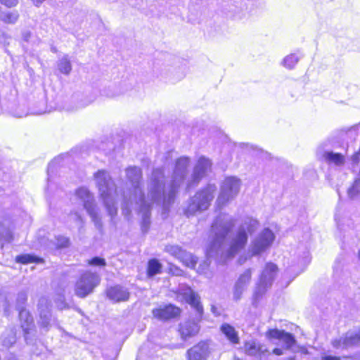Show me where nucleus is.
Returning <instances> with one entry per match:
<instances>
[{
    "instance_id": "obj_13",
    "label": "nucleus",
    "mask_w": 360,
    "mask_h": 360,
    "mask_svg": "<svg viewBox=\"0 0 360 360\" xmlns=\"http://www.w3.org/2000/svg\"><path fill=\"white\" fill-rule=\"evenodd\" d=\"M39 319L38 324L45 332H47L52 326L51 314L47 300L41 299L39 304Z\"/></svg>"
},
{
    "instance_id": "obj_4",
    "label": "nucleus",
    "mask_w": 360,
    "mask_h": 360,
    "mask_svg": "<svg viewBox=\"0 0 360 360\" xmlns=\"http://www.w3.org/2000/svg\"><path fill=\"white\" fill-rule=\"evenodd\" d=\"M99 197L111 221L117 214V187L109 173L98 170L94 175Z\"/></svg>"
},
{
    "instance_id": "obj_43",
    "label": "nucleus",
    "mask_w": 360,
    "mask_h": 360,
    "mask_svg": "<svg viewBox=\"0 0 360 360\" xmlns=\"http://www.w3.org/2000/svg\"><path fill=\"white\" fill-rule=\"evenodd\" d=\"M204 265H205V266H207L209 264H208V263H207V262H205L204 263Z\"/></svg>"
},
{
    "instance_id": "obj_8",
    "label": "nucleus",
    "mask_w": 360,
    "mask_h": 360,
    "mask_svg": "<svg viewBox=\"0 0 360 360\" xmlns=\"http://www.w3.org/2000/svg\"><path fill=\"white\" fill-rule=\"evenodd\" d=\"M274 239L275 236L270 229H264L251 241L248 248L251 257L264 252L271 246Z\"/></svg>"
},
{
    "instance_id": "obj_23",
    "label": "nucleus",
    "mask_w": 360,
    "mask_h": 360,
    "mask_svg": "<svg viewBox=\"0 0 360 360\" xmlns=\"http://www.w3.org/2000/svg\"><path fill=\"white\" fill-rule=\"evenodd\" d=\"M324 158L329 163H333L335 165H342L345 163V158L340 153L326 152L324 154Z\"/></svg>"
},
{
    "instance_id": "obj_19",
    "label": "nucleus",
    "mask_w": 360,
    "mask_h": 360,
    "mask_svg": "<svg viewBox=\"0 0 360 360\" xmlns=\"http://www.w3.org/2000/svg\"><path fill=\"white\" fill-rule=\"evenodd\" d=\"M107 297L114 302H126L129 300V290L120 285L110 287L107 290Z\"/></svg>"
},
{
    "instance_id": "obj_21",
    "label": "nucleus",
    "mask_w": 360,
    "mask_h": 360,
    "mask_svg": "<svg viewBox=\"0 0 360 360\" xmlns=\"http://www.w3.org/2000/svg\"><path fill=\"white\" fill-rule=\"evenodd\" d=\"M221 330L232 343L237 344L239 342L238 333L232 326L224 323L221 326Z\"/></svg>"
},
{
    "instance_id": "obj_33",
    "label": "nucleus",
    "mask_w": 360,
    "mask_h": 360,
    "mask_svg": "<svg viewBox=\"0 0 360 360\" xmlns=\"http://www.w3.org/2000/svg\"><path fill=\"white\" fill-rule=\"evenodd\" d=\"M89 264L94 266H105L106 263L104 259L100 257H94L89 262Z\"/></svg>"
},
{
    "instance_id": "obj_40",
    "label": "nucleus",
    "mask_w": 360,
    "mask_h": 360,
    "mask_svg": "<svg viewBox=\"0 0 360 360\" xmlns=\"http://www.w3.org/2000/svg\"><path fill=\"white\" fill-rule=\"evenodd\" d=\"M285 350H286L284 347L281 348H275L273 349L272 353L277 356H281L285 354Z\"/></svg>"
},
{
    "instance_id": "obj_11",
    "label": "nucleus",
    "mask_w": 360,
    "mask_h": 360,
    "mask_svg": "<svg viewBox=\"0 0 360 360\" xmlns=\"http://www.w3.org/2000/svg\"><path fill=\"white\" fill-rule=\"evenodd\" d=\"M266 337L271 340H280L285 349H291L292 347L295 345L296 340L293 335L278 329H269L266 332Z\"/></svg>"
},
{
    "instance_id": "obj_44",
    "label": "nucleus",
    "mask_w": 360,
    "mask_h": 360,
    "mask_svg": "<svg viewBox=\"0 0 360 360\" xmlns=\"http://www.w3.org/2000/svg\"><path fill=\"white\" fill-rule=\"evenodd\" d=\"M288 360H296L295 358H288Z\"/></svg>"
},
{
    "instance_id": "obj_28",
    "label": "nucleus",
    "mask_w": 360,
    "mask_h": 360,
    "mask_svg": "<svg viewBox=\"0 0 360 360\" xmlns=\"http://www.w3.org/2000/svg\"><path fill=\"white\" fill-rule=\"evenodd\" d=\"M16 261L18 262L22 263V264H27L31 262H40L42 261L41 259H39L37 257L30 255H20L16 257Z\"/></svg>"
},
{
    "instance_id": "obj_5",
    "label": "nucleus",
    "mask_w": 360,
    "mask_h": 360,
    "mask_svg": "<svg viewBox=\"0 0 360 360\" xmlns=\"http://www.w3.org/2000/svg\"><path fill=\"white\" fill-rule=\"evenodd\" d=\"M217 187L214 184H210L205 188L198 191L192 197L184 212L187 217L193 216L197 212H201L208 209L211 202L214 198Z\"/></svg>"
},
{
    "instance_id": "obj_45",
    "label": "nucleus",
    "mask_w": 360,
    "mask_h": 360,
    "mask_svg": "<svg viewBox=\"0 0 360 360\" xmlns=\"http://www.w3.org/2000/svg\"><path fill=\"white\" fill-rule=\"evenodd\" d=\"M357 155H360V148H359V153H357Z\"/></svg>"
},
{
    "instance_id": "obj_41",
    "label": "nucleus",
    "mask_w": 360,
    "mask_h": 360,
    "mask_svg": "<svg viewBox=\"0 0 360 360\" xmlns=\"http://www.w3.org/2000/svg\"><path fill=\"white\" fill-rule=\"evenodd\" d=\"M33 4L37 6H39V5H41L42 4L43 1H44L45 0H31Z\"/></svg>"
},
{
    "instance_id": "obj_2",
    "label": "nucleus",
    "mask_w": 360,
    "mask_h": 360,
    "mask_svg": "<svg viewBox=\"0 0 360 360\" xmlns=\"http://www.w3.org/2000/svg\"><path fill=\"white\" fill-rule=\"evenodd\" d=\"M257 221L247 219L238 228L236 234L229 239L227 236L234 226L233 218L226 214H219L212 225L211 242L207 250L209 257H215L220 262L233 258L247 244L248 233L255 231Z\"/></svg>"
},
{
    "instance_id": "obj_12",
    "label": "nucleus",
    "mask_w": 360,
    "mask_h": 360,
    "mask_svg": "<svg viewBox=\"0 0 360 360\" xmlns=\"http://www.w3.org/2000/svg\"><path fill=\"white\" fill-rule=\"evenodd\" d=\"M244 352L250 356H254L262 360L269 354L268 349L255 340L245 342L243 346Z\"/></svg>"
},
{
    "instance_id": "obj_20",
    "label": "nucleus",
    "mask_w": 360,
    "mask_h": 360,
    "mask_svg": "<svg viewBox=\"0 0 360 360\" xmlns=\"http://www.w3.org/2000/svg\"><path fill=\"white\" fill-rule=\"evenodd\" d=\"M19 317L21 321V327L25 333H29V330L33 324V319L30 313L25 309H20Z\"/></svg>"
},
{
    "instance_id": "obj_35",
    "label": "nucleus",
    "mask_w": 360,
    "mask_h": 360,
    "mask_svg": "<svg viewBox=\"0 0 360 360\" xmlns=\"http://www.w3.org/2000/svg\"><path fill=\"white\" fill-rule=\"evenodd\" d=\"M122 214L125 217L129 216L131 212V210L129 207V202H127L126 197H124V202L122 205Z\"/></svg>"
},
{
    "instance_id": "obj_29",
    "label": "nucleus",
    "mask_w": 360,
    "mask_h": 360,
    "mask_svg": "<svg viewBox=\"0 0 360 360\" xmlns=\"http://www.w3.org/2000/svg\"><path fill=\"white\" fill-rule=\"evenodd\" d=\"M321 360H358V357L355 356L339 357L326 352L321 354Z\"/></svg>"
},
{
    "instance_id": "obj_36",
    "label": "nucleus",
    "mask_w": 360,
    "mask_h": 360,
    "mask_svg": "<svg viewBox=\"0 0 360 360\" xmlns=\"http://www.w3.org/2000/svg\"><path fill=\"white\" fill-rule=\"evenodd\" d=\"M26 300H27V295L25 292H21L18 295L17 302L19 306V308H20L21 306L25 304Z\"/></svg>"
},
{
    "instance_id": "obj_16",
    "label": "nucleus",
    "mask_w": 360,
    "mask_h": 360,
    "mask_svg": "<svg viewBox=\"0 0 360 360\" xmlns=\"http://www.w3.org/2000/svg\"><path fill=\"white\" fill-rule=\"evenodd\" d=\"M252 273V269H248L238 277L233 289L234 300H238L240 299L243 292L247 289L251 281Z\"/></svg>"
},
{
    "instance_id": "obj_27",
    "label": "nucleus",
    "mask_w": 360,
    "mask_h": 360,
    "mask_svg": "<svg viewBox=\"0 0 360 360\" xmlns=\"http://www.w3.org/2000/svg\"><path fill=\"white\" fill-rule=\"evenodd\" d=\"M165 251L171 255L172 256L179 259L184 250L178 245H168L165 247Z\"/></svg>"
},
{
    "instance_id": "obj_14",
    "label": "nucleus",
    "mask_w": 360,
    "mask_h": 360,
    "mask_svg": "<svg viewBox=\"0 0 360 360\" xmlns=\"http://www.w3.org/2000/svg\"><path fill=\"white\" fill-rule=\"evenodd\" d=\"M211 162L204 157L200 158L195 165L192 174V180L188 183V186L198 184L200 180L210 170Z\"/></svg>"
},
{
    "instance_id": "obj_24",
    "label": "nucleus",
    "mask_w": 360,
    "mask_h": 360,
    "mask_svg": "<svg viewBox=\"0 0 360 360\" xmlns=\"http://www.w3.org/2000/svg\"><path fill=\"white\" fill-rule=\"evenodd\" d=\"M179 260L181 261L185 266L192 269L195 266L198 261L196 257L185 250Z\"/></svg>"
},
{
    "instance_id": "obj_38",
    "label": "nucleus",
    "mask_w": 360,
    "mask_h": 360,
    "mask_svg": "<svg viewBox=\"0 0 360 360\" xmlns=\"http://www.w3.org/2000/svg\"><path fill=\"white\" fill-rule=\"evenodd\" d=\"M169 271L174 276H181L183 273L182 270L176 266H171Z\"/></svg>"
},
{
    "instance_id": "obj_32",
    "label": "nucleus",
    "mask_w": 360,
    "mask_h": 360,
    "mask_svg": "<svg viewBox=\"0 0 360 360\" xmlns=\"http://www.w3.org/2000/svg\"><path fill=\"white\" fill-rule=\"evenodd\" d=\"M69 239L64 236H58L56 238V248H64L69 245Z\"/></svg>"
},
{
    "instance_id": "obj_26",
    "label": "nucleus",
    "mask_w": 360,
    "mask_h": 360,
    "mask_svg": "<svg viewBox=\"0 0 360 360\" xmlns=\"http://www.w3.org/2000/svg\"><path fill=\"white\" fill-rule=\"evenodd\" d=\"M360 194V179H356L347 189V195L350 199L356 198Z\"/></svg>"
},
{
    "instance_id": "obj_1",
    "label": "nucleus",
    "mask_w": 360,
    "mask_h": 360,
    "mask_svg": "<svg viewBox=\"0 0 360 360\" xmlns=\"http://www.w3.org/2000/svg\"><path fill=\"white\" fill-rule=\"evenodd\" d=\"M189 162L190 160L186 157L180 158L176 160L174 170L167 187L163 169H154L148 181L146 198L139 187L142 178L141 169L135 166L126 169L127 178L134 188V193L129 197V201L131 204L134 202L139 205L140 212L143 214V226L148 225L150 209L153 203L163 202L164 206H167L174 202L175 195L184 181Z\"/></svg>"
},
{
    "instance_id": "obj_18",
    "label": "nucleus",
    "mask_w": 360,
    "mask_h": 360,
    "mask_svg": "<svg viewBox=\"0 0 360 360\" xmlns=\"http://www.w3.org/2000/svg\"><path fill=\"white\" fill-rule=\"evenodd\" d=\"M180 313V309L172 304L154 309L153 310V316L160 320H168L175 318L178 316Z\"/></svg>"
},
{
    "instance_id": "obj_17",
    "label": "nucleus",
    "mask_w": 360,
    "mask_h": 360,
    "mask_svg": "<svg viewBox=\"0 0 360 360\" xmlns=\"http://www.w3.org/2000/svg\"><path fill=\"white\" fill-rule=\"evenodd\" d=\"M210 353L208 343L202 341L187 351V358L188 360H206Z\"/></svg>"
},
{
    "instance_id": "obj_9",
    "label": "nucleus",
    "mask_w": 360,
    "mask_h": 360,
    "mask_svg": "<svg viewBox=\"0 0 360 360\" xmlns=\"http://www.w3.org/2000/svg\"><path fill=\"white\" fill-rule=\"evenodd\" d=\"M100 277L97 274L86 271L84 273L75 284V294L84 298L91 293L99 284Z\"/></svg>"
},
{
    "instance_id": "obj_7",
    "label": "nucleus",
    "mask_w": 360,
    "mask_h": 360,
    "mask_svg": "<svg viewBox=\"0 0 360 360\" xmlns=\"http://www.w3.org/2000/svg\"><path fill=\"white\" fill-rule=\"evenodd\" d=\"M240 185L239 179L235 176L226 177L221 185L220 193L216 201L217 206L221 207L234 199L239 193Z\"/></svg>"
},
{
    "instance_id": "obj_6",
    "label": "nucleus",
    "mask_w": 360,
    "mask_h": 360,
    "mask_svg": "<svg viewBox=\"0 0 360 360\" xmlns=\"http://www.w3.org/2000/svg\"><path fill=\"white\" fill-rule=\"evenodd\" d=\"M75 197L82 202L84 208L90 216L95 227L98 231H102V219L96 207L93 194L86 188L81 187L75 191Z\"/></svg>"
},
{
    "instance_id": "obj_3",
    "label": "nucleus",
    "mask_w": 360,
    "mask_h": 360,
    "mask_svg": "<svg viewBox=\"0 0 360 360\" xmlns=\"http://www.w3.org/2000/svg\"><path fill=\"white\" fill-rule=\"evenodd\" d=\"M177 299L186 301L187 303L190 304L196 311L195 319H188L181 323L179 326V332L181 339L186 340L188 338L197 335L199 333L200 329L199 322L201 320L203 309L200 302L198 295L186 285H182L179 286Z\"/></svg>"
},
{
    "instance_id": "obj_30",
    "label": "nucleus",
    "mask_w": 360,
    "mask_h": 360,
    "mask_svg": "<svg viewBox=\"0 0 360 360\" xmlns=\"http://www.w3.org/2000/svg\"><path fill=\"white\" fill-rule=\"evenodd\" d=\"M18 18V14L17 12H7L3 13L1 15V20L4 22H13Z\"/></svg>"
},
{
    "instance_id": "obj_22",
    "label": "nucleus",
    "mask_w": 360,
    "mask_h": 360,
    "mask_svg": "<svg viewBox=\"0 0 360 360\" xmlns=\"http://www.w3.org/2000/svg\"><path fill=\"white\" fill-rule=\"evenodd\" d=\"M57 65L58 70L65 75H68L72 71V64L67 55L58 60Z\"/></svg>"
},
{
    "instance_id": "obj_42",
    "label": "nucleus",
    "mask_w": 360,
    "mask_h": 360,
    "mask_svg": "<svg viewBox=\"0 0 360 360\" xmlns=\"http://www.w3.org/2000/svg\"><path fill=\"white\" fill-rule=\"evenodd\" d=\"M8 360H17L15 356H11Z\"/></svg>"
},
{
    "instance_id": "obj_31",
    "label": "nucleus",
    "mask_w": 360,
    "mask_h": 360,
    "mask_svg": "<svg viewBox=\"0 0 360 360\" xmlns=\"http://www.w3.org/2000/svg\"><path fill=\"white\" fill-rule=\"evenodd\" d=\"M298 60V57H297L295 54H290L284 58L283 63L284 66L291 69L297 64Z\"/></svg>"
},
{
    "instance_id": "obj_15",
    "label": "nucleus",
    "mask_w": 360,
    "mask_h": 360,
    "mask_svg": "<svg viewBox=\"0 0 360 360\" xmlns=\"http://www.w3.org/2000/svg\"><path fill=\"white\" fill-rule=\"evenodd\" d=\"M360 342V329L355 332H347L344 336L332 341L335 348H347Z\"/></svg>"
},
{
    "instance_id": "obj_34",
    "label": "nucleus",
    "mask_w": 360,
    "mask_h": 360,
    "mask_svg": "<svg viewBox=\"0 0 360 360\" xmlns=\"http://www.w3.org/2000/svg\"><path fill=\"white\" fill-rule=\"evenodd\" d=\"M19 0H0L1 4L8 8L15 7L18 4Z\"/></svg>"
},
{
    "instance_id": "obj_37",
    "label": "nucleus",
    "mask_w": 360,
    "mask_h": 360,
    "mask_svg": "<svg viewBox=\"0 0 360 360\" xmlns=\"http://www.w3.org/2000/svg\"><path fill=\"white\" fill-rule=\"evenodd\" d=\"M15 342V336L14 334H12V335L9 338H4L3 340V343L6 347H10Z\"/></svg>"
},
{
    "instance_id": "obj_39",
    "label": "nucleus",
    "mask_w": 360,
    "mask_h": 360,
    "mask_svg": "<svg viewBox=\"0 0 360 360\" xmlns=\"http://www.w3.org/2000/svg\"><path fill=\"white\" fill-rule=\"evenodd\" d=\"M70 217L77 223H80L82 221V217L77 212L71 213Z\"/></svg>"
},
{
    "instance_id": "obj_25",
    "label": "nucleus",
    "mask_w": 360,
    "mask_h": 360,
    "mask_svg": "<svg viewBox=\"0 0 360 360\" xmlns=\"http://www.w3.org/2000/svg\"><path fill=\"white\" fill-rule=\"evenodd\" d=\"M162 264L156 259H150L148 264V275L153 276L160 273Z\"/></svg>"
},
{
    "instance_id": "obj_10",
    "label": "nucleus",
    "mask_w": 360,
    "mask_h": 360,
    "mask_svg": "<svg viewBox=\"0 0 360 360\" xmlns=\"http://www.w3.org/2000/svg\"><path fill=\"white\" fill-rule=\"evenodd\" d=\"M278 267L276 264L269 262L265 265L260 278L259 283L255 291V296L258 297L265 292L267 288L271 287L277 274Z\"/></svg>"
}]
</instances>
